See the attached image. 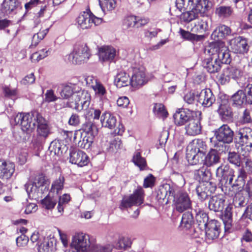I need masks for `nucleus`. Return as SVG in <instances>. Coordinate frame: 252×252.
<instances>
[{"label":"nucleus","instance_id":"1","mask_svg":"<svg viewBox=\"0 0 252 252\" xmlns=\"http://www.w3.org/2000/svg\"><path fill=\"white\" fill-rule=\"evenodd\" d=\"M216 175L222 191L229 196H233L235 193L242 191L245 184V179L247 177L245 170L243 168H240L234 180L235 171L228 164H222L218 167L216 169Z\"/></svg>","mask_w":252,"mask_h":252},{"label":"nucleus","instance_id":"2","mask_svg":"<svg viewBox=\"0 0 252 252\" xmlns=\"http://www.w3.org/2000/svg\"><path fill=\"white\" fill-rule=\"evenodd\" d=\"M60 95L63 99H68L72 96L75 102H68L67 105L77 111H81L83 108H86L89 103V94L75 84H70L64 86Z\"/></svg>","mask_w":252,"mask_h":252},{"label":"nucleus","instance_id":"3","mask_svg":"<svg viewBox=\"0 0 252 252\" xmlns=\"http://www.w3.org/2000/svg\"><path fill=\"white\" fill-rule=\"evenodd\" d=\"M207 146L202 139L193 140L187 147L186 158L188 162L195 165L199 163V155H204L206 151Z\"/></svg>","mask_w":252,"mask_h":252},{"label":"nucleus","instance_id":"4","mask_svg":"<svg viewBox=\"0 0 252 252\" xmlns=\"http://www.w3.org/2000/svg\"><path fill=\"white\" fill-rule=\"evenodd\" d=\"M234 133L231 127L227 124H223L215 129L214 135L219 142V151L225 152L228 149L229 147L226 144H230L233 141Z\"/></svg>","mask_w":252,"mask_h":252},{"label":"nucleus","instance_id":"5","mask_svg":"<svg viewBox=\"0 0 252 252\" xmlns=\"http://www.w3.org/2000/svg\"><path fill=\"white\" fill-rule=\"evenodd\" d=\"M208 52L219 61L221 65L223 63L228 64L231 62L228 50L223 42L211 43L208 47Z\"/></svg>","mask_w":252,"mask_h":252},{"label":"nucleus","instance_id":"6","mask_svg":"<svg viewBox=\"0 0 252 252\" xmlns=\"http://www.w3.org/2000/svg\"><path fill=\"white\" fill-rule=\"evenodd\" d=\"M38 113L34 111L31 113H18L14 118L15 124L21 126L23 131L27 133L31 132L36 126V118L35 113Z\"/></svg>","mask_w":252,"mask_h":252},{"label":"nucleus","instance_id":"7","mask_svg":"<svg viewBox=\"0 0 252 252\" xmlns=\"http://www.w3.org/2000/svg\"><path fill=\"white\" fill-rule=\"evenodd\" d=\"M91 56L89 49L85 43L77 44L73 51L68 56V60L73 64H81L87 62Z\"/></svg>","mask_w":252,"mask_h":252},{"label":"nucleus","instance_id":"8","mask_svg":"<svg viewBox=\"0 0 252 252\" xmlns=\"http://www.w3.org/2000/svg\"><path fill=\"white\" fill-rule=\"evenodd\" d=\"M128 71L131 75V85L132 87L139 88L148 82V78L144 66L137 64H133L128 68Z\"/></svg>","mask_w":252,"mask_h":252},{"label":"nucleus","instance_id":"9","mask_svg":"<svg viewBox=\"0 0 252 252\" xmlns=\"http://www.w3.org/2000/svg\"><path fill=\"white\" fill-rule=\"evenodd\" d=\"M45 179L42 175L36 177L33 182L29 181L25 185V188L30 197L37 198L46 189Z\"/></svg>","mask_w":252,"mask_h":252},{"label":"nucleus","instance_id":"10","mask_svg":"<svg viewBox=\"0 0 252 252\" xmlns=\"http://www.w3.org/2000/svg\"><path fill=\"white\" fill-rule=\"evenodd\" d=\"M172 199L176 210L180 213H182L191 207V202L188 194L183 190L179 189L177 187Z\"/></svg>","mask_w":252,"mask_h":252},{"label":"nucleus","instance_id":"11","mask_svg":"<svg viewBox=\"0 0 252 252\" xmlns=\"http://www.w3.org/2000/svg\"><path fill=\"white\" fill-rule=\"evenodd\" d=\"M144 198V191L141 187H139L132 194L123 197L120 208L122 210L132 206H139L143 203Z\"/></svg>","mask_w":252,"mask_h":252},{"label":"nucleus","instance_id":"12","mask_svg":"<svg viewBox=\"0 0 252 252\" xmlns=\"http://www.w3.org/2000/svg\"><path fill=\"white\" fill-rule=\"evenodd\" d=\"M235 142L241 146H246L249 152L252 151V129L249 127L239 128L236 131Z\"/></svg>","mask_w":252,"mask_h":252},{"label":"nucleus","instance_id":"13","mask_svg":"<svg viewBox=\"0 0 252 252\" xmlns=\"http://www.w3.org/2000/svg\"><path fill=\"white\" fill-rule=\"evenodd\" d=\"M71 247L77 252H87L90 247L89 236L83 233H77L72 237Z\"/></svg>","mask_w":252,"mask_h":252},{"label":"nucleus","instance_id":"14","mask_svg":"<svg viewBox=\"0 0 252 252\" xmlns=\"http://www.w3.org/2000/svg\"><path fill=\"white\" fill-rule=\"evenodd\" d=\"M102 22V19L98 18L89 12L81 13L77 18L78 26L82 29L90 28L93 25L98 26Z\"/></svg>","mask_w":252,"mask_h":252},{"label":"nucleus","instance_id":"15","mask_svg":"<svg viewBox=\"0 0 252 252\" xmlns=\"http://www.w3.org/2000/svg\"><path fill=\"white\" fill-rule=\"evenodd\" d=\"M243 75L242 71L233 66H228L223 69L222 73L220 76V81L221 84L224 85L228 83L231 79L239 82L238 80Z\"/></svg>","mask_w":252,"mask_h":252},{"label":"nucleus","instance_id":"16","mask_svg":"<svg viewBox=\"0 0 252 252\" xmlns=\"http://www.w3.org/2000/svg\"><path fill=\"white\" fill-rule=\"evenodd\" d=\"M229 45L234 53L240 54L247 53L250 48L248 39L241 36L235 37L230 40Z\"/></svg>","mask_w":252,"mask_h":252},{"label":"nucleus","instance_id":"17","mask_svg":"<svg viewBox=\"0 0 252 252\" xmlns=\"http://www.w3.org/2000/svg\"><path fill=\"white\" fill-rule=\"evenodd\" d=\"M196 102L204 107H209L215 101V97L210 89L202 90L196 94Z\"/></svg>","mask_w":252,"mask_h":252},{"label":"nucleus","instance_id":"18","mask_svg":"<svg viewBox=\"0 0 252 252\" xmlns=\"http://www.w3.org/2000/svg\"><path fill=\"white\" fill-rule=\"evenodd\" d=\"M216 189V185L213 182H200L196 188V192L199 199L203 201L214 192Z\"/></svg>","mask_w":252,"mask_h":252},{"label":"nucleus","instance_id":"19","mask_svg":"<svg viewBox=\"0 0 252 252\" xmlns=\"http://www.w3.org/2000/svg\"><path fill=\"white\" fill-rule=\"evenodd\" d=\"M218 103L219 104V106L217 111L221 120L223 121L231 120L233 118V114L228 100L220 98L218 99Z\"/></svg>","mask_w":252,"mask_h":252},{"label":"nucleus","instance_id":"20","mask_svg":"<svg viewBox=\"0 0 252 252\" xmlns=\"http://www.w3.org/2000/svg\"><path fill=\"white\" fill-rule=\"evenodd\" d=\"M36 118L37 136L42 139H45L50 133V129L46 120L39 113H35Z\"/></svg>","mask_w":252,"mask_h":252},{"label":"nucleus","instance_id":"21","mask_svg":"<svg viewBox=\"0 0 252 252\" xmlns=\"http://www.w3.org/2000/svg\"><path fill=\"white\" fill-rule=\"evenodd\" d=\"M176 187L165 184L161 186L157 192V198L158 200H164L166 199V203L172 199V196L176 192Z\"/></svg>","mask_w":252,"mask_h":252},{"label":"nucleus","instance_id":"22","mask_svg":"<svg viewBox=\"0 0 252 252\" xmlns=\"http://www.w3.org/2000/svg\"><path fill=\"white\" fill-rule=\"evenodd\" d=\"M220 223L217 220H212L204 228L205 229L206 237L210 240L218 238L220 233Z\"/></svg>","mask_w":252,"mask_h":252},{"label":"nucleus","instance_id":"23","mask_svg":"<svg viewBox=\"0 0 252 252\" xmlns=\"http://www.w3.org/2000/svg\"><path fill=\"white\" fill-rule=\"evenodd\" d=\"M70 162L80 167L87 165L89 158L85 153L80 150H72L70 152Z\"/></svg>","mask_w":252,"mask_h":252},{"label":"nucleus","instance_id":"24","mask_svg":"<svg viewBox=\"0 0 252 252\" xmlns=\"http://www.w3.org/2000/svg\"><path fill=\"white\" fill-rule=\"evenodd\" d=\"M215 147L216 149H211L205 157L204 160V165L207 167L213 166L220 161V156L218 152L220 147L219 144H215Z\"/></svg>","mask_w":252,"mask_h":252},{"label":"nucleus","instance_id":"25","mask_svg":"<svg viewBox=\"0 0 252 252\" xmlns=\"http://www.w3.org/2000/svg\"><path fill=\"white\" fill-rule=\"evenodd\" d=\"M20 8L18 0H4L1 5V11L5 15L16 13Z\"/></svg>","mask_w":252,"mask_h":252},{"label":"nucleus","instance_id":"26","mask_svg":"<svg viewBox=\"0 0 252 252\" xmlns=\"http://www.w3.org/2000/svg\"><path fill=\"white\" fill-rule=\"evenodd\" d=\"M173 118L176 125L179 126H186L189 121L192 119L190 113L189 111H186L183 109H179L176 111L173 115Z\"/></svg>","mask_w":252,"mask_h":252},{"label":"nucleus","instance_id":"27","mask_svg":"<svg viewBox=\"0 0 252 252\" xmlns=\"http://www.w3.org/2000/svg\"><path fill=\"white\" fill-rule=\"evenodd\" d=\"M116 56V50L110 46H104L99 50V57L101 61L112 62Z\"/></svg>","mask_w":252,"mask_h":252},{"label":"nucleus","instance_id":"28","mask_svg":"<svg viewBox=\"0 0 252 252\" xmlns=\"http://www.w3.org/2000/svg\"><path fill=\"white\" fill-rule=\"evenodd\" d=\"M186 134L189 136H196L201 131V126L198 120L192 119L185 126Z\"/></svg>","mask_w":252,"mask_h":252},{"label":"nucleus","instance_id":"29","mask_svg":"<svg viewBox=\"0 0 252 252\" xmlns=\"http://www.w3.org/2000/svg\"><path fill=\"white\" fill-rule=\"evenodd\" d=\"M15 171V165L13 162L0 161V178H10Z\"/></svg>","mask_w":252,"mask_h":252},{"label":"nucleus","instance_id":"30","mask_svg":"<svg viewBox=\"0 0 252 252\" xmlns=\"http://www.w3.org/2000/svg\"><path fill=\"white\" fill-rule=\"evenodd\" d=\"M203 66L210 73L218 72L221 68V64L219 61L213 56L212 57L205 59L203 61Z\"/></svg>","mask_w":252,"mask_h":252},{"label":"nucleus","instance_id":"31","mask_svg":"<svg viewBox=\"0 0 252 252\" xmlns=\"http://www.w3.org/2000/svg\"><path fill=\"white\" fill-rule=\"evenodd\" d=\"M231 29L228 26L221 25L218 26L211 34V38L218 41L223 39L231 33Z\"/></svg>","mask_w":252,"mask_h":252},{"label":"nucleus","instance_id":"32","mask_svg":"<svg viewBox=\"0 0 252 252\" xmlns=\"http://www.w3.org/2000/svg\"><path fill=\"white\" fill-rule=\"evenodd\" d=\"M210 19L208 17L202 16L201 18L194 22V26L192 27L191 31L192 32L203 33L208 29V22Z\"/></svg>","mask_w":252,"mask_h":252},{"label":"nucleus","instance_id":"33","mask_svg":"<svg viewBox=\"0 0 252 252\" xmlns=\"http://www.w3.org/2000/svg\"><path fill=\"white\" fill-rule=\"evenodd\" d=\"M225 200L220 195L212 196L209 202V208L214 212L221 211L224 207Z\"/></svg>","mask_w":252,"mask_h":252},{"label":"nucleus","instance_id":"34","mask_svg":"<svg viewBox=\"0 0 252 252\" xmlns=\"http://www.w3.org/2000/svg\"><path fill=\"white\" fill-rule=\"evenodd\" d=\"M102 126L109 129L114 128L117 125V119L115 116L110 113L105 112L100 117Z\"/></svg>","mask_w":252,"mask_h":252},{"label":"nucleus","instance_id":"35","mask_svg":"<svg viewBox=\"0 0 252 252\" xmlns=\"http://www.w3.org/2000/svg\"><path fill=\"white\" fill-rule=\"evenodd\" d=\"M129 74L125 71H120L117 73L115 79V83L117 87L122 88L131 85V78Z\"/></svg>","mask_w":252,"mask_h":252},{"label":"nucleus","instance_id":"36","mask_svg":"<svg viewBox=\"0 0 252 252\" xmlns=\"http://www.w3.org/2000/svg\"><path fill=\"white\" fill-rule=\"evenodd\" d=\"M208 167H202L195 172L194 176L196 180L200 183L210 182L209 180L212 177V173Z\"/></svg>","mask_w":252,"mask_h":252},{"label":"nucleus","instance_id":"37","mask_svg":"<svg viewBox=\"0 0 252 252\" xmlns=\"http://www.w3.org/2000/svg\"><path fill=\"white\" fill-rule=\"evenodd\" d=\"M232 105L235 107L241 106L244 103L247 102L246 95L243 90H239L231 97Z\"/></svg>","mask_w":252,"mask_h":252},{"label":"nucleus","instance_id":"38","mask_svg":"<svg viewBox=\"0 0 252 252\" xmlns=\"http://www.w3.org/2000/svg\"><path fill=\"white\" fill-rule=\"evenodd\" d=\"M241 191L235 193L232 204L237 208L239 211H241V208L245 207L248 202V199L244 196L240 192Z\"/></svg>","mask_w":252,"mask_h":252},{"label":"nucleus","instance_id":"39","mask_svg":"<svg viewBox=\"0 0 252 252\" xmlns=\"http://www.w3.org/2000/svg\"><path fill=\"white\" fill-rule=\"evenodd\" d=\"M211 2L208 0H197L192 6L199 15H201L202 13L208 11L211 7Z\"/></svg>","mask_w":252,"mask_h":252},{"label":"nucleus","instance_id":"40","mask_svg":"<svg viewBox=\"0 0 252 252\" xmlns=\"http://www.w3.org/2000/svg\"><path fill=\"white\" fill-rule=\"evenodd\" d=\"M83 134L94 137L97 134V128L95 124L91 121L84 123L82 126Z\"/></svg>","mask_w":252,"mask_h":252},{"label":"nucleus","instance_id":"41","mask_svg":"<svg viewBox=\"0 0 252 252\" xmlns=\"http://www.w3.org/2000/svg\"><path fill=\"white\" fill-rule=\"evenodd\" d=\"M64 181V177L60 175L59 178L52 183L50 191V193H55L57 196H58L59 191L63 189Z\"/></svg>","mask_w":252,"mask_h":252},{"label":"nucleus","instance_id":"42","mask_svg":"<svg viewBox=\"0 0 252 252\" xmlns=\"http://www.w3.org/2000/svg\"><path fill=\"white\" fill-rule=\"evenodd\" d=\"M58 200V196H51L50 192L41 200V204L44 208L47 210L53 209Z\"/></svg>","mask_w":252,"mask_h":252},{"label":"nucleus","instance_id":"43","mask_svg":"<svg viewBox=\"0 0 252 252\" xmlns=\"http://www.w3.org/2000/svg\"><path fill=\"white\" fill-rule=\"evenodd\" d=\"M191 10L183 12L180 16L182 21L186 23H189L193 20L198 19L199 14L195 10L193 6L190 9Z\"/></svg>","mask_w":252,"mask_h":252},{"label":"nucleus","instance_id":"44","mask_svg":"<svg viewBox=\"0 0 252 252\" xmlns=\"http://www.w3.org/2000/svg\"><path fill=\"white\" fill-rule=\"evenodd\" d=\"M91 97L90 94H89V103L88 106H87L86 108H83L82 110H84L85 111V114L86 115H91L93 116V119L94 120H98L100 118V116L101 113V110L97 108H95L93 107V105L90 106L91 103Z\"/></svg>","mask_w":252,"mask_h":252},{"label":"nucleus","instance_id":"45","mask_svg":"<svg viewBox=\"0 0 252 252\" xmlns=\"http://www.w3.org/2000/svg\"><path fill=\"white\" fill-rule=\"evenodd\" d=\"M233 12L232 8L229 6H220L216 9L215 13L220 18L224 19L230 16Z\"/></svg>","mask_w":252,"mask_h":252},{"label":"nucleus","instance_id":"46","mask_svg":"<svg viewBox=\"0 0 252 252\" xmlns=\"http://www.w3.org/2000/svg\"><path fill=\"white\" fill-rule=\"evenodd\" d=\"M195 220L201 229L204 228L209 222L207 214L202 210H199L198 213H196Z\"/></svg>","mask_w":252,"mask_h":252},{"label":"nucleus","instance_id":"47","mask_svg":"<svg viewBox=\"0 0 252 252\" xmlns=\"http://www.w3.org/2000/svg\"><path fill=\"white\" fill-rule=\"evenodd\" d=\"M232 210V207L231 208L230 207H226L222 215V220L223 222L225 229H229L232 225L233 221V216L230 213V211Z\"/></svg>","mask_w":252,"mask_h":252},{"label":"nucleus","instance_id":"48","mask_svg":"<svg viewBox=\"0 0 252 252\" xmlns=\"http://www.w3.org/2000/svg\"><path fill=\"white\" fill-rule=\"evenodd\" d=\"M232 210V207L231 208L230 207H226L222 215V220L223 222L225 229H229L232 225L233 221V216L230 213V211Z\"/></svg>","mask_w":252,"mask_h":252},{"label":"nucleus","instance_id":"49","mask_svg":"<svg viewBox=\"0 0 252 252\" xmlns=\"http://www.w3.org/2000/svg\"><path fill=\"white\" fill-rule=\"evenodd\" d=\"M132 161L135 165L137 166L140 170L146 169L147 163L145 159L142 157L140 152L134 153L132 158Z\"/></svg>","mask_w":252,"mask_h":252},{"label":"nucleus","instance_id":"50","mask_svg":"<svg viewBox=\"0 0 252 252\" xmlns=\"http://www.w3.org/2000/svg\"><path fill=\"white\" fill-rule=\"evenodd\" d=\"M50 52V49H42L32 54L31 58L32 61V62H38L47 57Z\"/></svg>","mask_w":252,"mask_h":252},{"label":"nucleus","instance_id":"51","mask_svg":"<svg viewBox=\"0 0 252 252\" xmlns=\"http://www.w3.org/2000/svg\"><path fill=\"white\" fill-rule=\"evenodd\" d=\"M194 223V219L192 213L187 212L183 215L181 220L182 226L187 229L190 228Z\"/></svg>","mask_w":252,"mask_h":252},{"label":"nucleus","instance_id":"52","mask_svg":"<svg viewBox=\"0 0 252 252\" xmlns=\"http://www.w3.org/2000/svg\"><path fill=\"white\" fill-rule=\"evenodd\" d=\"M239 86L244 89V92L248 101V103L252 104V84L245 82H239Z\"/></svg>","mask_w":252,"mask_h":252},{"label":"nucleus","instance_id":"53","mask_svg":"<svg viewBox=\"0 0 252 252\" xmlns=\"http://www.w3.org/2000/svg\"><path fill=\"white\" fill-rule=\"evenodd\" d=\"M81 136L82 139L78 142V146L82 149H89L93 142L94 137L83 133L81 134Z\"/></svg>","mask_w":252,"mask_h":252},{"label":"nucleus","instance_id":"54","mask_svg":"<svg viewBox=\"0 0 252 252\" xmlns=\"http://www.w3.org/2000/svg\"><path fill=\"white\" fill-rule=\"evenodd\" d=\"M154 114L158 118L165 119L167 117L168 113L165 110L164 106L161 103H156L153 108Z\"/></svg>","mask_w":252,"mask_h":252},{"label":"nucleus","instance_id":"55","mask_svg":"<svg viewBox=\"0 0 252 252\" xmlns=\"http://www.w3.org/2000/svg\"><path fill=\"white\" fill-rule=\"evenodd\" d=\"M197 0H176V5L180 11L185 9H190Z\"/></svg>","mask_w":252,"mask_h":252},{"label":"nucleus","instance_id":"56","mask_svg":"<svg viewBox=\"0 0 252 252\" xmlns=\"http://www.w3.org/2000/svg\"><path fill=\"white\" fill-rule=\"evenodd\" d=\"M95 93V95L103 98L106 95V90L104 85L99 81L95 83L92 88Z\"/></svg>","mask_w":252,"mask_h":252},{"label":"nucleus","instance_id":"57","mask_svg":"<svg viewBox=\"0 0 252 252\" xmlns=\"http://www.w3.org/2000/svg\"><path fill=\"white\" fill-rule=\"evenodd\" d=\"M228 161L236 166H240L241 164V158L238 154L236 152H229L227 156Z\"/></svg>","mask_w":252,"mask_h":252},{"label":"nucleus","instance_id":"58","mask_svg":"<svg viewBox=\"0 0 252 252\" xmlns=\"http://www.w3.org/2000/svg\"><path fill=\"white\" fill-rule=\"evenodd\" d=\"M180 32L183 38L191 41H199L201 38V35L190 33V32L186 31L184 30H181Z\"/></svg>","mask_w":252,"mask_h":252},{"label":"nucleus","instance_id":"59","mask_svg":"<svg viewBox=\"0 0 252 252\" xmlns=\"http://www.w3.org/2000/svg\"><path fill=\"white\" fill-rule=\"evenodd\" d=\"M131 243V241L129 238L123 237L120 239L115 247L117 249H125L130 247Z\"/></svg>","mask_w":252,"mask_h":252},{"label":"nucleus","instance_id":"60","mask_svg":"<svg viewBox=\"0 0 252 252\" xmlns=\"http://www.w3.org/2000/svg\"><path fill=\"white\" fill-rule=\"evenodd\" d=\"M112 247L110 245L102 246L96 245L91 247L89 252H111Z\"/></svg>","mask_w":252,"mask_h":252},{"label":"nucleus","instance_id":"61","mask_svg":"<svg viewBox=\"0 0 252 252\" xmlns=\"http://www.w3.org/2000/svg\"><path fill=\"white\" fill-rule=\"evenodd\" d=\"M61 144L59 140H55L52 141L49 147V150L55 155H59L62 153Z\"/></svg>","mask_w":252,"mask_h":252},{"label":"nucleus","instance_id":"62","mask_svg":"<svg viewBox=\"0 0 252 252\" xmlns=\"http://www.w3.org/2000/svg\"><path fill=\"white\" fill-rule=\"evenodd\" d=\"M53 244L49 241H45L44 242L38 245V252H52Z\"/></svg>","mask_w":252,"mask_h":252},{"label":"nucleus","instance_id":"63","mask_svg":"<svg viewBox=\"0 0 252 252\" xmlns=\"http://www.w3.org/2000/svg\"><path fill=\"white\" fill-rule=\"evenodd\" d=\"M58 99V97L55 94L54 91L52 90H47L45 94V97L44 101L45 102L50 103L54 102Z\"/></svg>","mask_w":252,"mask_h":252},{"label":"nucleus","instance_id":"64","mask_svg":"<svg viewBox=\"0 0 252 252\" xmlns=\"http://www.w3.org/2000/svg\"><path fill=\"white\" fill-rule=\"evenodd\" d=\"M196 93L193 92H189L186 94L184 97V101L188 104H193L195 102H196Z\"/></svg>","mask_w":252,"mask_h":252}]
</instances>
